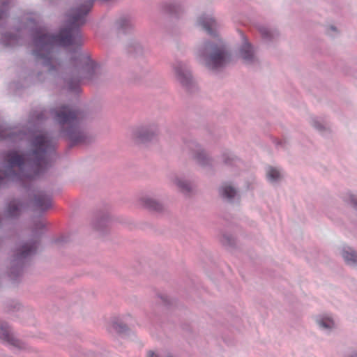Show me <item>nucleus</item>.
<instances>
[{
	"mask_svg": "<svg viewBox=\"0 0 357 357\" xmlns=\"http://www.w3.org/2000/svg\"><path fill=\"white\" fill-rule=\"evenodd\" d=\"M56 140L47 134L37 135L30 140V147L24 156L15 150L6 152L4 160L8 167L4 171V176H0V186L5 178L15 180L19 177L14 170L17 167L20 170L24 169L25 162L31 172L24 173V176L33 178L48 169L56 158Z\"/></svg>",
	"mask_w": 357,
	"mask_h": 357,
	"instance_id": "f257e3e1",
	"label": "nucleus"
},
{
	"mask_svg": "<svg viewBox=\"0 0 357 357\" xmlns=\"http://www.w3.org/2000/svg\"><path fill=\"white\" fill-rule=\"evenodd\" d=\"M54 121L60 126L61 133L71 145L87 144L92 137L82 128V114L75 106L63 105L50 110Z\"/></svg>",
	"mask_w": 357,
	"mask_h": 357,
	"instance_id": "f03ea898",
	"label": "nucleus"
},
{
	"mask_svg": "<svg viewBox=\"0 0 357 357\" xmlns=\"http://www.w3.org/2000/svg\"><path fill=\"white\" fill-rule=\"evenodd\" d=\"M199 62L208 70L218 73L232 62V54L221 42L205 41L197 50Z\"/></svg>",
	"mask_w": 357,
	"mask_h": 357,
	"instance_id": "7ed1b4c3",
	"label": "nucleus"
},
{
	"mask_svg": "<svg viewBox=\"0 0 357 357\" xmlns=\"http://www.w3.org/2000/svg\"><path fill=\"white\" fill-rule=\"evenodd\" d=\"M46 225L44 220L36 222L30 238L22 241L15 250L11 260L10 277L12 279L15 280L21 274L26 260L36 253L40 244V235L43 233Z\"/></svg>",
	"mask_w": 357,
	"mask_h": 357,
	"instance_id": "20e7f679",
	"label": "nucleus"
},
{
	"mask_svg": "<svg viewBox=\"0 0 357 357\" xmlns=\"http://www.w3.org/2000/svg\"><path fill=\"white\" fill-rule=\"evenodd\" d=\"M76 63L78 66L75 69L77 75L66 78V84L69 91L78 93L80 91V84L85 82H96L100 77L101 70L100 66L86 55H79Z\"/></svg>",
	"mask_w": 357,
	"mask_h": 357,
	"instance_id": "39448f33",
	"label": "nucleus"
},
{
	"mask_svg": "<svg viewBox=\"0 0 357 357\" xmlns=\"http://www.w3.org/2000/svg\"><path fill=\"white\" fill-rule=\"evenodd\" d=\"M172 68L176 81L183 88L189 93H193L197 89V83L186 62L176 61L173 63Z\"/></svg>",
	"mask_w": 357,
	"mask_h": 357,
	"instance_id": "423d86ee",
	"label": "nucleus"
},
{
	"mask_svg": "<svg viewBox=\"0 0 357 357\" xmlns=\"http://www.w3.org/2000/svg\"><path fill=\"white\" fill-rule=\"evenodd\" d=\"M184 151L199 165L208 167L211 165V158L196 140L190 139L186 141L185 142Z\"/></svg>",
	"mask_w": 357,
	"mask_h": 357,
	"instance_id": "0eeeda50",
	"label": "nucleus"
},
{
	"mask_svg": "<svg viewBox=\"0 0 357 357\" xmlns=\"http://www.w3.org/2000/svg\"><path fill=\"white\" fill-rule=\"evenodd\" d=\"M158 133L156 124L149 123L133 128L130 137L137 143H144L152 140Z\"/></svg>",
	"mask_w": 357,
	"mask_h": 357,
	"instance_id": "6e6552de",
	"label": "nucleus"
},
{
	"mask_svg": "<svg viewBox=\"0 0 357 357\" xmlns=\"http://www.w3.org/2000/svg\"><path fill=\"white\" fill-rule=\"evenodd\" d=\"M236 56L247 66H255L259 63L255 47L244 36L237 50Z\"/></svg>",
	"mask_w": 357,
	"mask_h": 357,
	"instance_id": "1a4fd4ad",
	"label": "nucleus"
},
{
	"mask_svg": "<svg viewBox=\"0 0 357 357\" xmlns=\"http://www.w3.org/2000/svg\"><path fill=\"white\" fill-rule=\"evenodd\" d=\"M0 339L6 343L14 352L26 349V344L17 339L8 324L0 321Z\"/></svg>",
	"mask_w": 357,
	"mask_h": 357,
	"instance_id": "9d476101",
	"label": "nucleus"
},
{
	"mask_svg": "<svg viewBox=\"0 0 357 357\" xmlns=\"http://www.w3.org/2000/svg\"><path fill=\"white\" fill-rule=\"evenodd\" d=\"M26 139V133L24 131L8 127L0 122V141L17 143Z\"/></svg>",
	"mask_w": 357,
	"mask_h": 357,
	"instance_id": "9b49d317",
	"label": "nucleus"
},
{
	"mask_svg": "<svg viewBox=\"0 0 357 357\" xmlns=\"http://www.w3.org/2000/svg\"><path fill=\"white\" fill-rule=\"evenodd\" d=\"M220 194L223 199L229 203H234L240 199V194L238 189L229 183H225L221 185Z\"/></svg>",
	"mask_w": 357,
	"mask_h": 357,
	"instance_id": "f8f14e48",
	"label": "nucleus"
},
{
	"mask_svg": "<svg viewBox=\"0 0 357 357\" xmlns=\"http://www.w3.org/2000/svg\"><path fill=\"white\" fill-rule=\"evenodd\" d=\"M198 24L207 33L215 36L218 29V23L211 15H203L199 17Z\"/></svg>",
	"mask_w": 357,
	"mask_h": 357,
	"instance_id": "ddd939ff",
	"label": "nucleus"
},
{
	"mask_svg": "<svg viewBox=\"0 0 357 357\" xmlns=\"http://www.w3.org/2000/svg\"><path fill=\"white\" fill-rule=\"evenodd\" d=\"M33 206L40 211L44 212L52 206V198L44 192H38L34 195Z\"/></svg>",
	"mask_w": 357,
	"mask_h": 357,
	"instance_id": "4468645a",
	"label": "nucleus"
},
{
	"mask_svg": "<svg viewBox=\"0 0 357 357\" xmlns=\"http://www.w3.org/2000/svg\"><path fill=\"white\" fill-rule=\"evenodd\" d=\"M42 73L38 72L37 75L34 73H31L28 75L26 77H24L23 83L19 82H13L10 84V89L13 90H17L22 87L28 86L31 84H34L38 82H41L43 79L41 78Z\"/></svg>",
	"mask_w": 357,
	"mask_h": 357,
	"instance_id": "2eb2a0df",
	"label": "nucleus"
},
{
	"mask_svg": "<svg viewBox=\"0 0 357 357\" xmlns=\"http://www.w3.org/2000/svg\"><path fill=\"white\" fill-rule=\"evenodd\" d=\"M258 31L262 38L267 43L275 40L280 36L277 29L264 24L259 25Z\"/></svg>",
	"mask_w": 357,
	"mask_h": 357,
	"instance_id": "dca6fc26",
	"label": "nucleus"
},
{
	"mask_svg": "<svg viewBox=\"0 0 357 357\" xmlns=\"http://www.w3.org/2000/svg\"><path fill=\"white\" fill-rule=\"evenodd\" d=\"M24 208V204L20 199H13L8 204L6 215L8 218H14L18 217Z\"/></svg>",
	"mask_w": 357,
	"mask_h": 357,
	"instance_id": "f3484780",
	"label": "nucleus"
},
{
	"mask_svg": "<svg viewBox=\"0 0 357 357\" xmlns=\"http://www.w3.org/2000/svg\"><path fill=\"white\" fill-rule=\"evenodd\" d=\"M266 177L271 184H276L283 178V172L278 167L268 166L266 167Z\"/></svg>",
	"mask_w": 357,
	"mask_h": 357,
	"instance_id": "a211bd4d",
	"label": "nucleus"
},
{
	"mask_svg": "<svg viewBox=\"0 0 357 357\" xmlns=\"http://www.w3.org/2000/svg\"><path fill=\"white\" fill-rule=\"evenodd\" d=\"M115 27L119 33H126L130 32L132 27V22L130 16L122 15L116 20Z\"/></svg>",
	"mask_w": 357,
	"mask_h": 357,
	"instance_id": "6ab92c4d",
	"label": "nucleus"
},
{
	"mask_svg": "<svg viewBox=\"0 0 357 357\" xmlns=\"http://www.w3.org/2000/svg\"><path fill=\"white\" fill-rule=\"evenodd\" d=\"M316 323L319 328L325 333H329L335 328L333 319L328 315H319L316 317Z\"/></svg>",
	"mask_w": 357,
	"mask_h": 357,
	"instance_id": "aec40b11",
	"label": "nucleus"
},
{
	"mask_svg": "<svg viewBox=\"0 0 357 357\" xmlns=\"http://www.w3.org/2000/svg\"><path fill=\"white\" fill-rule=\"evenodd\" d=\"M342 256L347 265L357 267V252L352 248L344 247L342 250Z\"/></svg>",
	"mask_w": 357,
	"mask_h": 357,
	"instance_id": "412c9836",
	"label": "nucleus"
},
{
	"mask_svg": "<svg viewBox=\"0 0 357 357\" xmlns=\"http://www.w3.org/2000/svg\"><path fill=\"white\" fill-rule=\"evenodd\" d=\"M141 203L144 207L153 211L160 212L164 209V205L160 202L149 196L142 197Z\"/></svg>",
	"mask_w": 357,
	"mask_h": 357,
	"instance_id": "4be33fe9",
	"label": "nucleus"
},
{
	"mask_svg": "<svg viewBox=\"0 0 357 357\" xmlns=\"http://www.w3.org/2000/svg\"><path fill=\"white\" fill-rule=\"evenodd\" d=\"M169 178L182 192L188 193L190 192L192 188L191 184L188 180L181 178L176 174H172Z\"/></svg>",
	"mask_w": 357,
	"mask_h": 357,
	"instance_id": "5701e85b",
	"label": "nucleus"
},
{
	"mask_svg": "<svg viewBox=\"0 0 357 357\" xmlns=\"http://www.w3.org/2000/svg\"><path fill=\"white\" fill-rule=\"evenodd\" d=\"M220 160L228 167L238 166L241 162L237 156L227 150L221 153Z\"/></svg>",
	"mask_w": 357,
	"mask_h": 357,
	"instance_id": "b1692460",
	"label": "nucleus"
},
{
	"mask_svg": "<svg viewBox=\"0 0 357 357\" xmlns=\"http://www.w3.org/2000/svg\"><path fill=\"white\" fill-rule=\"evenodd\" d=\"M310 123L313 128L322 135L326 134L328 131V123L321 118L312 116L310 118Z\"/></svg>",
	"mask_w": 357,
	"mask_h": 357,
	"instance_id": "393cba45",
	"label": "nucleus"
},
{
	"mask_svg": "<svg viewBox=\"0 0 357 357\" xmlns=\"http://www.w3.org/2000/svg\"><path fill=\"white\" fill-rule=\"evenodd\" d=\"M165 10L171 15H178L183 10V6L180 1H172L165 3Z\"/></svg>",
	"mask_w": 357,
	"mask_h": 357,
	"instance_id": "a878e982",
	"label": "nucleus"
},
{
	"mask_svg": "<svg viewBox=\"0 0 357 357\" xmlns=\"http://www.w3.org/2000/svg\"><path fill=\"white\" fill-rule=\"evenodd\" d=\"M47 117L46 111L38 110L34 111L31 113L29 123L39 125Z\"/></svg>",
	"mask_w": 357,
	"mask_h": 357,
	"instance_id": "bb28decb",
	"label": "nucleus"
},
{
	"mask_svg": "<svg viewBox=\"0 0 357 357\" xmlns=\"http://www.w3.org/2000/svg\"><path fill=\"white\" fill-rule=\"evenodd\" d=\"M325 33L331 38H335L340 34V29L334 24H328L325 27Z\"/></svg>",
	"mask_w": 357,
	"mask_h": 357,
	"instance_id": "cd10ccee",
	"label": "nucleus"
},
{
	"mask_svg": "<svg viewBox=\"0 0 357 357\" xmlns=\"http://www.w3.org/2000/svg\"><path fill=\"white\" fill-rule=\"evenodd\" d=\"M109 223V218L107 215L101 217L94 223V227L96 230L102 231L106 228Z\"/></svg>",
	"mask_w": 357,
	"mask_h": 357,
	"instance_id": "c85d7f7f",
	"label": "nucleus"
},
{
	"mask_svg": "<svg viewBox=\"0 0 357 357\" xmlns=\"http://www.w3.org/2000/svg\"><path fill=\"white\" fill-rule=\"evenodd\" d=\"M221 242L227 246H233L235 244V239L232 235L224 234L221 238Z\"/></svg>",
	"mask_w": 357,
	"mask_h": 357,
	"instance_id": "c756f323",
	"label": "nucleus"
},
{
	"mask_svg": "<svg viewBox=\"0 0 357 357\" xmlns=\"http://www.w3.org/2000/svg\"><path fill=\"white\" fill-rule=\"evenodd\" d=\"M345 200L357 211V195L349 193L346 196Z\"/></svg>",
	"mask_w": 357,
	"mask_h": 357,
	"instance_id": "7c9ffc66",
	"label": "nucleus"
},
{
	"mask_svg": "<svg viewBox=\"0 0 357 357\" xmlns=\"http://www.w3.org/2000/svg\"><path fill=\"white\" fill-rule=\"evenodd\" d=\"M142 51V45L138 43H133L130 46V52H134L135 53L139 54Z\"/></svg>",
	"mask_w": 357,
	"mask_h": 357,
	"instance_id": "2f4dec72",
	"label": "nucleus"
},
{
	"mask_svg": "<svg viewBox=\"0 0 357 357\" xmlns=\"http://www.w3.org/2000/svg\"><path fill=\"white\" fill-rule=\"evenodd\" d=\"M158 298L160 300V302L164 305H169L171 304V299L166 294H159Z\"/></svg>",
	"mask_w": 357,
	"mask_h": 357,
	"instance_id": "473e14b6",
	"label": "nucleus"
},
{
	"mask_svg": "<svg viewBox=\"0 0 357 357\" xmlns=\"http://www.w3.org/2000/svg\"><path fill=\"white\" fill-rule=\"evenodd\" d=\"M114 328L121 333H124L128 330L127 326L121 323H115Z\"/></svg>",
	"mask_w": 357,
	"mask_h": 357,
	"instance_id": "72a5a7b5",
	"label": "nucleus"
},
{
	"mask_svg": "<svg viewBox=\"0 0 357 357\" xmlns=\"http://www.w3.org/2000/svg\"><path fill=\"white\" fill-rule=\"evenodd\" d=\"M344 357H357V352L355 351H349L344 355Z\"/></svg>",
	"mask_w": 357,
	"mask_h": 357,
	"instance_id": "f704fd0d",
	"label": "nucleus"
},
{
	"mask_svg": "<svg viewBox=\"0 0 357 357\" xmlns=\"http://www.w3.org/2000/svg\"><path fill=\"white\" fill-rule=\"evenodd\" d=\"M285 143H286V142H283L282 140H280V141H277L275 144H276L277 147H284L285 146V144H284Z\"/></svg>",
	"mask_w": 357,
	"mask_h": 357,
	"instance_id": "c9c22d12",
	"label": "nucleus"
}]
</instances>
